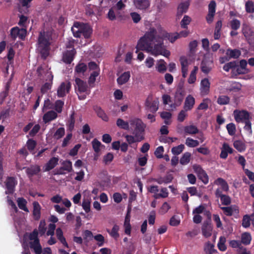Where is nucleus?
Here are the masks:
<instances>
[{
    "label": "nucleus",
    "instance_id": "1",
    "mask_svg": "<svg viewBox=\"0 0 254 254\" xmlns=\"http://www.w3.org/2000/svg\"><path fill=\"white\" fill-rule=\"evenodd\" d=\"M157 33V30L154 27H150L144 35L138 41L135 47V53H137L140 51H145L149 53L154 41L155 34Z\"/></svg>",
    "mask_w": 254,
    "mask_h": 254
},
{
    "label": "nucleus",
    "instance_id": "2",
    "mask_svg": "<svg viewBox=\"0 0 254 254\" xmlns=\"http://www.w3.org/2000/svg\"><path fill=\"white\" fill-rule=\"evenodd\" d=\"M51 40L52 34L50 32L43 31L40 32L38 40V50L44 59L49 55Z\"/></svg>",
    "mask_w": 254,
    "mask_h": 254
},
{
    "label": "nucleus",
    "instance_id": "3",
    "mask_svg": "<svg viewBox=\"0 0 254 254\" xmlns=\"http://www.w3.org/2000/svg\"><path fill=\"white\" fill-rule=\"evenodd\" d=\"M153 43H154V46L151 45L149 53L154 56L158 55H162L166 58H168L170 56V52L166 50L163 44V38L159 35L155 34V39Z\"/></svg>",
    "mask_w": 254,
    "mask_h": 254
},
{
    "label": "nucleus",
    "instance_id": "4",
    "mask_svg": "<svg viewBox=\"0 0 254 254\" xmlns=\"http://www.w3.org/2000/svg\"><path fill=\"white\" fill-rule=\"evenodd\" d=\"M130 126L133 127L132 133L138 141H141L144 139L145 128L146 125L141 120L138 118L130 119L129 121Z\"/></svg>",
    "mask_w": 254,
    "mask_h": 254
},
{
    "label": "nucleus",
    "instance_id": "5",
    "mask_svg": "<svg viewBox=\"0 0 254 254\" xmlns=\"http://www.w3.org/2000/svg\"><path fill=\"white\" fill-rule=\"evenodd\" d=\"M75 82L76 84L75 89L77 91L78 99L80 100H84L86 98L87 95L90 93V88L88 87L86 82L79 78H76Z\"/></svg>",
    "mask_w": 254,
    "mask_h": 254
},
{
    "label": "nucleus",
    "instance_id": "6",
    "mask_svg": "<svg viewBox=\"0 0 254 254\" xmlns=\"http://www.w3.org/2000/svg\"><path fill=\"white\" fill-rule=\"evenodd\" d=\"M185 96V91L183 84L179 83L175 93L174 103L170 104L171 108L175 109L182 103Z\"/></svg>",
    "mask_w": 254,
    "mask_h": 254
},
{
    "label": "nucleus",
    "instance_id": "7",
    "mask_svg": "<svg viewBox=\"0 0 254 254\" xmlns=\"http://www.w3.org/2000/svg\"><path fill=\"white\" fill-rule=\"evenodd\" d=\"M159 101L158 99L153 100L151 95H149L145 102V107L146 110L154 113L158 109Z\"/></svg>",
    "mask_w": 254,
    "mask_h": 254
},
{
    "label": "nucleus",
    "instance_id": "8",
    "mask_svg": "<svg viewBox=\"0 0 254 254\" xmlns=\"http://www.w3.org/2000/svg\"><path fill=\"white\" fill-rule=\"evenodd\" d=\"M242 32L249 43H254V31L249 24H243Z\"/></svg>",
    "mask_w": 254,
    "mask_h": 254
},
{
    "label": "nucleus",
    "instance_id": "9",
    "mask_svg": "<svg viewBox=\"0 0 254 254\" xmlns=\"http://www.w3.org/2000/svg\"><path fill=\"white\" fill-rule=\"evenodd\" d=\"M50 70V68L49 69L47 65H41L37 68V73L39 77H41L43 73H45L46 82L53 83L54 76Z\"/></svg>",
    "mask_w": 254,
    "mask_h": 254
},
{
    "label": "nucleus",
    "instance_id": "10",
    "mask_svg": "<svg viewBox=\"0 0 254 254\" xmlns=\"http://www.w3.org/2000/svg\"><path fill=\"white\" fill-rule=\"evenodd\" d=\"M234 119L236 122H245L250 119V114L246 110L239 111L236 110L233 112Z\"/></svg>",
    "mask_w": 254,
    "mask_h": 254
},
{
    "label": "nucleus",
    "instance_id": "11",
    "mask_svg": "<svg viewBox=\"0 0 254 254\" xmlns=\"http://www.w3.org/2000/svg\"><path fill=\"white\" fill-rule=\"evenodd\" d=\"M216 3L215 1L211 0L208 4V12L206 16V20L208 24H211L214 20L215 15Z\"/></svg>",
    "mask_w": 254,
    "mask_h": 254
},
{
    "label": "nucleus",
    "instance_id": "12",
    "mask_svg": "<svg viewBox=\"0 0 254 254\" xmlns=\"http://www.w3.org/2000/svg\"><path fill=\"white\" fill-rule=\"evenodd\" d=\"M193 168L197 174L198 179L204 184H208L209 178L206 172L199 165H194Z\"/></svg>",
    "mask_w": 254,
    "mask_h": 254
},
{
    "label": "nucleus",
    "instance_id": "13",
    "mask_svg": "<svg viewBox=\"0 0 254 254\" xmlns=\"http://www.w3.org/2000/svg\"><path fill=\"white\" fill-rule=\"evenodd\" d=\"M71 84L69 82H62L57 90V95L58 97H64L66 93H68L71 89Z\"/></svg>",
    "mask_w": 254,
    "mask_h": 254
},
{
    "label": "nucleus",
    "instance_id": "14",
    "mask_svg": "<svg viewBox=\"0 0 254 254\" xmlns=\"http://www.w3.org/2000/svg\"><path fill=\"white\" fill-rule=\"evenodd\" d=\"M5 186L7 190L6 194H12L15 190V186L17 184L16 179L13 177H8L5 181Z\"/></svg>",
    "mask_w": 254,
    "mask_h": 254
},
{
    "label": "nucleus",
    "instance_id": "15",
    "mask_svg": "<svg viewBox=\"0 0 254 254\" xmlns=\"http://www.w3.org/2000/svg\"><path fill=\"white\" fill-rule=\"evenodd\" d=\"M21 169L25 170V172L29 179H31L35 175H38L41 171L40 167L38 165H32L29 167H23Z\"/></svg>",
    "mask_w": 254,
    "mask_h": 254
},
{
    "label": "nucleus",
    "instance_id": "16",
    "mask_svg": "<svg viewBox=\"0 0 254 254\" xmlns=\"http://www.w3.org/2000/svg\"><path fill=\"white\" fill-rule=\"evenodd\" d=\"M76 52L74 48L66 50L63 53L62 60L66 64H70L73 61Z\"/></svg>",
    "mask_w": 254,
    "mask_h": 254
},
{
    "label": "nucleus",
    "instance_id": "17",
    "mask_svg": "<svg viewBox=\"0 0 254 254\" xmlns=\"http://www.w3.org/2000/svg\"><path fill=\"white\" fill-rule=\"evenodd\" d=\"M213 226L209 221L203 222L201 227L202 234L205 238H208L212 235Z\"/></svg>",
    "mask_w": 254,
    "mask_h": 254
},
{
    "label": "nucleus",
    "instance_id": "18",
    "mask_svg": "<svg viewBox=\"0 0 254 254\" xmlns=\"http://www.w3.org/2000/svg\"><path fill=\"white\" fill-rule=\"evenodd\" d=\"M134 6L141 10H147L150 5L149 0H133Z\"/></svg>",
    "mask_w": 254,
    "mask_h": 254
},
{
    "label": "nucleus",
    "instance_id": "19",
    "mask_svg": "<svg viewBox=\"0 0 254 254\" xmlns=\"http://www.w3.org/2000/svg\"><path fill=\"white\" fill-rule=\"evenodd\" d=\"M210 83L207 78L201 80L200 82V93L202 95H207L210 90Z\"/></svg>",
    "mask_w": 254,
    "mask_h": 254
},
{
    "label": "nucleus",
    "instance_id": "20",
    "mask_svg": "<svg viewBox=\"0 0 254 254\" xmlns=\"http://www.w3.org/2000/svg\"><path fill=\"white\" fill-rule=\"evenodd\" d=\"M180 61L181 64L182 76L183 78H186L188 75L189 66L188 61L186 57L182 56L180 57Z\"/></svg>",
    "mask_w": 254,
    "mask_h": 254
},
{
    "label": "nucleus",
    "instance_id": "21",
    "mask_svg": "<svg viewBox=\"0 0 254 254\" xmlns=\"http://www.w3.org/2000/svg\"><path fill=\"white\" fill-rule=\"evenodd\" d=\"M59 158L53 157L43 167L44 172H48L54 169L58 164Z\"/></svg>",
    "mask_w": 254,
    "mask_h": 254
},
{
    "label": "nucleus",
    "instance_id": "22",
    "mask_svg": "<svg viewBox=\"0 0 254 254\" xmlns=\"http://www.w3.org/2000/svg\"><path fill=\"white\" fill-rule=\"evenodd\" d=\"M33 216L35 220H39L41 217V207L38 201L33 202Z\"/></svg>",
    "mask_w": 254,
    "mask_h": 254
},
{
    "label": "nucleus",
    "instance_id": "23",
    "mask_svg": "<svg viewBox=\"0 0 254 254\" xmlns=\"http://www.w3.org/2000/svg\"><path fill=\"white\" fill-rule=\"evenodd\" d=\"M194 104V98L191 95H189L186 98L184 106V109L186 111H190L192 109Z\"/></svg>",
    "mask_w": 254,
    "mask_h": 254
},
{
    "label": "nucleus",
    "instance_id": "24",
    "mask_svg": "<svg viewBox=\"0 0 254 254\" xmlns=\"http://www.w3.org/2000/svg\"><path fill=\"white\" fill-rule=\"evenodd\" d=\"M58 117L57 113L54 111H50L46 113L43 117V120L45 124L49 123L50 122L54 120Z\"/></svg>",
    "mask_w": 254,
    "mask_h": 254
},
{
    "label": "nucleus",
    "instance_id": "25",
    "mask_svg": "<svg viewBox=\"0 0 254 254\" xmlns=\"http://www.w3.org/2000/svg\"><path fill=\"white\" fill-rule=\"evenodd\" d=\"M173 180V176L172 174H167L165 176L162 177H160L158 178L154 179V181L157 183L158 184L161 185L163 184H167L172 182Z\"/></svg>",
    "mask_w": 254,
    "mask_h": 254
},
{
    "label": "nucleus",
    "instance_id": "26",
    "mask_svg": "<svg viewBox=\"0 0 254 254\" xmlns=\"http://www.w3.org/2000/svg\"><path fill=\"white\" fill-rule=\"evenodd\" d=\"M226 55L230 58V60L231 59H237L241 56V52L237 49H231L229 48L226 50Z\"/></svg>",
    "mask_w": 254,
    "mask_h": 254
},
{
    "label": "nucleus",
    "instance_id": "27",
    "mask_svg": "<svg viewBox=\"0 0 254 254\" xmlns=\"http://www.w3.org/2000/svg\"><path fill=\"white\" fill-rule=\"evenodd\" d=\"M130 74L129 71L122 73L117 79L118 84L121 85L126 83L129 79Z\"/></svg>",
    "mask_w": 254,
    "mask_h": 254
},
{
    "label": "nucleus",
    "instance_id": "28",
    "mask_svg": "<svg viewBox=\"0 0 254 254\" xmlns=\"http://www.w3.org/2000/svg\"><path fill=\"white\" fill-rule=\"evenodd\" d=\"M221 209L223 210L224 213L229 216H231L233 215V212L238 213L239 209L236 206H231L227 207H222Z\"/></svg>",
    "mask_w": 254,
    "mask_h": 254
},
{
    "label": "nucleus",
    "instance_id": "29",
    "mask_svg": "<svg viewBox=\"0 0 254 254\" xmlns=\"http://www.w3.org/2000/svg\"><path fill=\"white\" fill-rule=\"evenodd\" d=\"M214 184L220 186L221 190L225 192H227L229 190V187L227 182L221 178H218L215 180L214 182Z\"/></svg>",
    "mask_w": 254,
    "mask_h": 254
},
{
    "label": "nucleus",
    "instance_id": "30",
    "mask_svg": "<svg viewBox=\"0 0 254 254\" xmlns=\"http://www.w3.org/2000/svg\"><path fill=\"white\" fill-rule=\"evenodd\" d=\"M12 77L8 81L5 85L4 91L0 93V104L3 102L5 98L7 96L10 88Z\"/></svg>",
    "mask_w": 254,
    "mask_h": 254
},
{
    "label": "nucleus",
    "instance_id": "31",
    "mask_svg": "<svg viewBox=\"0 0 254 254\" xmlns=\"http://www.w3.org/2000/svg\"><path fill=\"white\" fill-rule=\"evenodd\" d=\"M94 110L96 113L98 117L101 118L104 121L108 122L109 118L104 111L99 106H95Z\"/></svg>",
    "mask_w": 254,
    "mask_h": 254
},
{
    "label": "nucleus",
    "instance_id": "32",
    "mask_svg": "<svg viewBox=\"0 0 254 254\" xmlns=\"http://www.w3.org/2000/svg\"><path fill=\"white\" fill-rule=\"evenodd\" d=\"M81 26L82 24L79 22H75L73 27L71 28V31L73 36L76 38H79L81 36Z\"/></svg>",
    "mask_w": 254,
    "mask_h": 254
},
{
    "label": "nucleus",
    "instance_id": "33",
    "mask_svg": "<svg viewBox=\"0 0 254 254\" xmlns=\"http://www.w3.org/2000/svg\"><path fill=\"white\" fill-rule=\"evenodd\" d=\"M81 36L82 35L85 38H89L92 33V29L88 26L84 24H82L81 26Z\"/></svg>",
    "mask_w": 254,
    "mask_h": 254
},
{
    "label": "nucleus",
    "instance_id": "34",
    "mask_svg": "<svg viewBox=\"0 0 254 254\" xmlns=\"http://www.w3.org/2000/svg\"><path fill=\"white\" fill-rule=\"evenodd\" d=\"M17 205L20 209L24 210L26 212H29V210L26 206L27 202L25 199L23 197H19L17 199Z\"/></svg>",
    "mask_w": 254,
    "mask_h": 254
},
{
    "label": "nucleus",
    "instance_id": "35",
    "mask_svg": "<svg viewBox=\"0 0 254 254\" xmlns=\"http://www.w3.org/2000/svg\"><path fill=\"white\" fill-rule=\"evenodd\" d=\"M252 241V236L250 233L245 232L241 235V241L240 242L245 245H248Z\"/></svg>",
    "mask_w": 254,
    "mask_h": 254
},
{
    "label": "nucleus",
    "instance_id": "36",
    "mask_svg": "<svg viewBox=\"0 0 254 254\" xmlns=\"http://www.w3.org/2000/svg\"><path fill=\"white\" fill-rule=\"evenodd\" d=\"M87 69V65L83 63H79L75 67V72L79 74H84Z\"/></svg>",
    "mask_w": 254,
    "mask_h": 254
},
{
    "label": "nucleus",
    "instance_id": "37",
    "mask_svg": "<svg viewBox=\"0 0 254 254\" xmlns=\"http://www.w3.org/2000/svg\"><path fill=\"white\" fill-rule=\"evenodd\" d=\"M119 226L118 225L115 224L114 225L111 230H107V231L112 237L115 239H117L120 236L119 233Z\"/></svg>",
    "mask_w": 254,
    "mask_h": 254
},
{
    "label": "nucleus",
    "instance_id": "38",
    "mask_svg": "<svg viewBox=\"0 0 254 254\" xmlns=\"http://www.w3.org/2000/svg\"><path fill=\"white\" fill-rule=\"evenodd\" d=\"M184 131L186 134H195L198 132V129L195 126L190 125L185 127Z\"/></svg>",
    "mask_w": 254,
    "mask_h": 254
},
{
    "label": "nucleus",
    "instance_id": "39",
    "mask_svg": "<svg viewBox=\"0 0 254 254\" xmlns=\"http://www.w3.org/2000/svg\"><path fill=\"white\" fill-rule=\"evenodd\" d=\"M61 164L62 168L65 171L66 173L71 172L72 171V162L70 160L63 161Z\"/></svg>",
    "mask_w": 254,
    "mask_h": 254
},
{
    "label": "nucleus",
    "instance_id": "40",
    "mask_svg": "<svg viewBox=\"0 0 254 254\" xmlns=\"http://www.w3.org/2000/svg\"><path fill=\"white\" fill-rule=\"evenodd\" d=\"M117 126L120 127V128L125 129V130H128L129 129V123L125 121L122 119L119 118L117 119L116 122Z\"/></svg>",
    "mask_w": 254,
    "mask_h": 254
},
{
    "label": "nucleus",
    "instance_id": "41",
    "mask_svg": "<svg viewBox=\"0 0 254 254\" xmlns=\"http://www.w3.org/2000/svg\"><path fill=\"white\" fill-rule=\"evenodd\" d=\"M83 239L84 243L87 244L92 239L93 235L92 232L90 230H86L82 232Z\"/></svg>",
    "mask_w": 254,
    "mask_h": 254
},
{
    "label": "nucleus",
    "instance_id": "42",
    "mask_svg": "<svg viewBox=\"0 0 254 254\" xmlns=\"http://www.w3.org/2000/svg\"><path fill=\"white\" fill-rule=\"evenodd\" d=\"M234 147L239 152H243L246 149V145L243 141L237 140L233 143Z\"/></svg>",
    "mask_w": 254,
    "mask_h": 254
},
{
    "label": "nucleus",
    "instance_id": "43",
    "mask_svg": "<svg viewBox=\"0 0 254 254\" xmlns=\"http://www.w3.org/2000/svg\"><path fill=\"white\" fill-rule=\"evenodd\" d=\"M248 73V71L245 70L243 68H241V67L239 66L238 63L236 61V66L233 69V74L237 76L240 74H245Z\"/></svg>",
    "mask_w": 254,
    "mask_h": 254
},
{
    "label": "nucleus",
    "instance_id": "44",
    "mask_svg": "<svg viewBox=\"0 0 254 254\" xmlns=\"http://www.w3.org/2000/svg\"><path fill=\"white\" fill-rule=\"evenodd\" d=\"M226 238L224 236H221L219 238V242L217 244L218 249L222 251H225L227 249V247L225 245Z\"/></svg>",
    "mask_w": 254,
    "mask_h": 254
},
{
    "label": "nucleus",
    "instance_id": "45",
    "mask_svg": "<svg viewBox=\"0 0 254 254\" xmlns=\"http://www.w3.org/2000/svg\"><path fill=\"white\" fill-rule=\"evenodd\" d=\"M230 98L228 96L221 95L217 99V102L220 105H224L229 104Z\"/></svg>",
    "mask_w": 254,
    "mask_h": 254
},
{
    "label": "nucleus",
    "instance_id": "46",
    "mask_svg": "<svg viewBox=\"0 0 254 254\" xmlns=\"http://www.w3.org/2000/svg\"><path fill=\"white\" fill-rule=\"evenodd\" d=\"M100 70H96L93 71L90 75L88 79V83L90 86H92V84H94L96 80V78L99 74Z\"/></svg>",
    "mask_w": 254,
    "mask_h": 254
},
{
    "label": "nucleus",
    "instance_id": "47",
    "mask_svg": "<svg viewBox=\"0 0 254 254\" xmlns=\"http://www.w3.org/2000/svg\"><path fill=\"white\" fill-rule=\"evenodd\" d=\"M191 154L190 153L187 152L185 153L182 157L181 158L180 162L182 165H186L190 161Z\"/></svg>",
    "mask_w": 254,
    "mask_h": 254
},
{
    "label": "nucleus",
    "instance_id": "48",
    "mask_svg": "<svg viewBox=\"0 0 254 254\" xmlns=\"http://www.w3.org/2000/svg\"><path fill=\"white\" fill-rule=\"evenodd\" d=\"M236 66V61H233L226 64L223 67L224 70L228 72L230 69L232 70V73H233V69Z\"/></svg>",
    "mask_w": 254,
    "mask_h": 254
},
{
    "label": "nucleus",
    "instance_id": "49",
    "mask_svg": "<svg viewBox=\"0 0 254 254\" xmlns=\"http://www.w3.org/2000/svg\"><path fill=\"white\" fill-rule=\"evenodd\" d=\"M231 28L235 31L238 30L241 26V22L237 19H233L230 22Z\"/></svg>",
    "mask_w": 254,
    "mask_h": 254
},
{
    "label": "nucleus",
    "instance_id": "50",
    "mask_svg": "<svg viewBox=\"0 0 254 254\" xmlns=\"http://www.w3.org/2000/svg\"><path fill=\"white\" fill-rule=\"evenodd\" d=\"M186 144L190 147H195L199 145V142L197 140L188 137L186 140Z\"/></svg>",
    "mask_w": 254,
    "mask_h": 254
},
{
    "label": "nucleus",
    "instance_id": "51",
    "mask_svg": "<svg viewBox=\"0 0 254 254\" xmlns=\"http://www.w3.org/2000/svg\"><path fill=\"white\" fill-rule=\"evenodd\" d=\"M190 17L188 15H185L180 23L181 27L184 29L188 28V25L190 23Z\"/></svg>",
    "mask_w": 254,
    "mask_h": 254
},
{
    "label": "nucleus",
    "instance_id": "52",
    "mask_svg": "<svg viewBox=\"0 0 254 254\" xmlns=\"http://www.w3.org/2000/svg\"><path fill=\"white\" fill-rule=\"evenodd\" d=\"M185 149V146L184 144H180L177 146L173 147L171 151L172 153L175 155H178L181 154L184 149Z\"/></svg>",
    "mask_w": 254,
    "mask_h": 254
},
{
    "label": "nucleus",
    "instance_id": "53",
    "mask_svg": "<svg viewBox=\"0 0 254 254\" xmlns=\"http://www.w3.org/2000/svg\"><path fill=\"white\" fill-rule=\"evenodd\" d=\"M163 36L167 38L168 40L171 43L174 42L176 40L179 38V35L178 34V33H176L174 34H170L168 33H166L163 35Z\"/></svg>",
    "mask_w": 254,
    "mask_h": 254
},
{
    "label": "nucleus",
    "instance_id": "54",
    "mask_svg": "<svg viewBox=\"0 0 254 254\" xmlns=\"http://www.w3.org/2000/svg\"><path fill=\"white\" fill-rule=\"evenodd\" d=\"M52 83H49L46 82L42 85L40 91L42 94H45L51 89L52 86Z\"/></svg>",
    "mask_w": 254,
    "mask_h": 254
},
{
    "label": "nucleus",
    "instance_id": "55",
    "mask_svg": "<svg viewBox=\"0 0 254 254\" xmlns=\"http://www.w3.org/2000/svg\"><path fill=\"white\" fill-rule=\"evenodd\" d=\"M65 133V130L64 127H60L57 129L54 134V137L57 139L61 138Z\"/></svg>",
    "mask_w": 254,
    "mask_h": 254
},
{
    "label": "nucleus",
    "instance_id": "56",
    "mask_svg": "<svg viewBox=\"0 0 254 254\" xmlns=\"http://www.w3.org/2000/svg\"><path fill=\"white\" fill-rule=\"evenodd\" d=\"M226 128L229 135H233L236 132V126L234 123H231L227 125Z\"/></svg>",
    "mask_w": 254,
    "mask_h": 254
},
{
    "label": "nucleus",
    "instance_id": "57",
    "mask_svg": "<svg viewBox=\"0 0 254 254\" xmlns=\"http://www.w3.org/2000/svg\"><path fill=\"white\" fill-rule=\"evenodd\" d=\"M64 105V101H63L61 100H57L55 102V110L58 113H61L62 112Z\"/></svg>",
    "mask_w": 254,
    "mask_h": 254
},
{
    "label": "nucleus",
    "instance_id": "58",
    "mask_svg": "<svg viewBox=\"0 0 254 254\" xmlns=\"http://www.w3.org/2000/svg\"><path fill=\"white\" fill-rule=\"evenodd\" d=\"M19 32V28L15 26L12 28L10 30V36L13 40H15L17 37H18Z\"/></svg>",
    "mask_w": 254,
    "mask_h": 254
},
{
    "label": "nucleus",
    "instance_id": "59",
    "mask_svg": "<svg viewBox=\"0 0 254 254\" xmlns=\"http://www.w3.org/2000/svg\"><path fill=\"white\" fill-rule=\"evenodd\" d=\"M246 11L248 13L254 12V3L252 1H248L245 4Z\"/></svg>",
    "mask_w": 254,
    "mask_h": 254
},
{
    "label": "nucleus",
    "instance_id": "60",
    "mask_svg": "<svg viewBox=\"0 0 254 254\" xmlns=\"http://www.w3.org/2000/svg\"><path fill=\"white\" fill-rule=\"evenodd\" d=\"M92 144L94 151L97 153H98L100 150V147L101 145V142L96 138H95L92 141Z\"/></svg>",
    "mask_w": 254,
    "mask_h": 254
},
{
    "label": "nucleus",
    "instance_id": "61",
    "mask_svg": "<svg viewBox=\"0 0 254 254\" xmlns=\"http://www.w3.org/2000/svg\"><path fill=\"white\" fill-rule=\"evenodd\" d=\"M210 100L208 98H206L203 100L197 107L198 110H206L208 108V102H210Z\"/></svg>",
    "mask_w": 254,
    "mask_h": 254
},
{
    "label": "nucleus",
    "instance_id": "62",
    "mask_svg": "<svg viewBox=\"0 0 254 254\" xmlns=\"http://www.w3.org/2000/svg\"><path fill=\"white\" fill-rule=\"evenodd\" d=\"M164 152V147L162 146H160L156 149L154 154L157 158H162L163 157Z\"/></svg>",
    "mask_w": 254,
    "mask_h": 254
},
{
    "label": "nucleus",
    "instance_id": "63",
    "mask_svg": "<svg viewBox=\"0 0 254 254\" xmlns=\"http://www.w3.org/2000/svg\"><path fill=\"white\" fill-rule=\"evenodd\" d=\"M251 225V218L248 215H246L243 217L242 220V225L244 228H248Z\"/></svg>",
    "mask_w": 254,
    "mask_h": 254
},
{
    "label": "nucleus",
    "instance_id": "64",
    "mask_svg": "<svg viewBox=\"0 0 254 254\" xmlns=\"http://www.w3.org/2000/svg\"><path fill=\"white\" fill-rule=\"evenodd\" d=\"M171 208L170 205L167 202H165L160 208L159 210V213L164 214L167 212V211Z\"/></svg>",
    "mask_w": 254,
    "mask_h": 254
}]
</instances>
